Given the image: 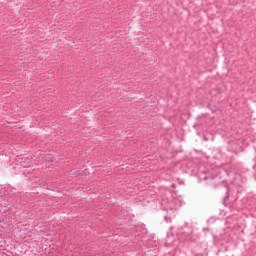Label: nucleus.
Listing matches in <instances>:
<instances>
[{"label":"nucleus","instance_id":"nucleus-1","mask_svg":"<svg viewBox=\"0 0 256 256\" xmlns=\"http://www.w3.org/2000/svg\"><path fill=\"white\" fill-rule=\"evenodd\" d=\"M46 161H53V159L49 158V156H46Z\"/></svg>","mask_w":256,"mask_h":256}]
</instances>
